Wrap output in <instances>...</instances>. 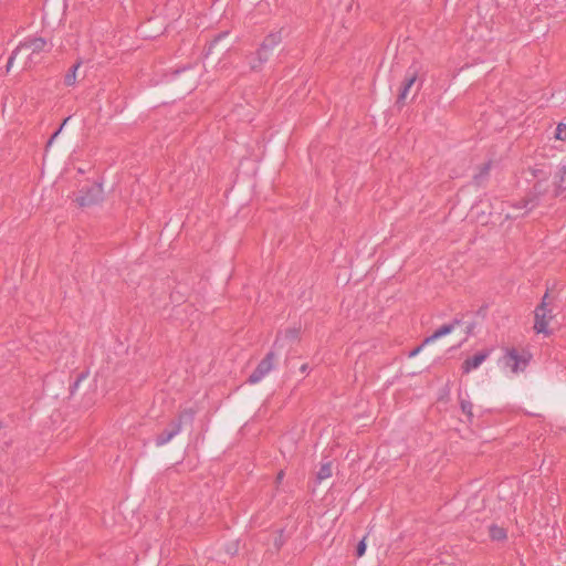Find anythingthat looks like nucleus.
<instances>
[{
  "instance_id": "nucleus-19",
  "label": "nucleus",
  "mask_w": 566,
  "mask_h": 566,
  "mask_svg": "<svg viewBox=\"0 0 566 566\" xmlns=\"http://www.w3.org/2000/svg\"><path fill=\"white\" fill-rule=\"evenodd\" d=\"M40 42L42 43L41 49L43 46H46V43L44 41L38 39V44H36L38 50L40 49Z\"/></svg>"
},
{
  "instance_id": "nucleus-2",
  "label": "nucleus",
  "mask_w": 566,
  "mask_h": 566,
  "mask_svg": "<svg viewBox=\"0 0 566 566\" xmlns=\"http://www.w3.org/2000/svg\"><path fill=\"white\" fill-rule=\"evenodd\" d=\"M546 296L543 300V303L535 310V324L534 328L537 333L547 334L551 332L553 324L555 322V315L553 314V308L546 302Z\"/></svg>"
},
{
  "instance_id": "nucleus-15",
  "label": "nucleus",
  "mask_w": 566,
  "mask_h": 566,
  "mask_svg": "<svg viewBox=\"0 0 566 566\" xmlns=\"http://www.w3.org/2000/svg\"><path fill=\"white\" fill-rule=\"evenodd\" d=\"M450 392H451V386H450V382H448L446 385V387L441 390V392L439 394V400L440 401H449L450 399Z\"/></svg>"
},
{
  "instance_id": "nucleus-9",
  "label": "nucleus",
  "mask_w": 566,
  "mask_h": 566,
  "mask_svg": "<svg viewBox=\"0 0 566 566\" xmlns=\"http://www.w3.org/2000/svg\"><path fill=\"white\" fill-rule=\"evenodd\" d=\"M417 72L413 71V72H410L406 75V78L402 83V87H401V91H400V94L398 96V102L399 103H405L407 101V98L409 97V94H410V91H411V87L413 86V84L416 83L417 81Z\"/></svg>"
},
{
  "instance_id": "nucleus-17",
  "label": "nucleus",
  "mask_w": 566,
  "mask_h": 566,
  "mask_svg": "<svg viewBox=\"0 0 566 566\" xmlns=\"http://www.w3.org/2000/svg\"><path fill=\"white\" fill-rule=\"evenodd\" d=\"M366 548H367V545H366V542H365V538L361 539L357 546V556L358 557H361L365 555L366 553Z\"/></svg>"
},
{
  "instance_id": "nucleus-20",
  "label": "nucleus",
  "mask_w": 566,
  "mask_h": 566,
  "mask_svg": "<svg viewBox=\"0 0 566 566\" xmlns=\"http://www.w3.org/2000/svg\"><path fill=\"white\" fill-rule=\"evenodd\" d=\"M179 428L175 429L172 432L169 433V437L168 439H170L171 437H174L177 432H178Z\"/></svg>"
},
{
  "instance_id": "nucleus-8",
  "label": "nucleus",
  "mask_w": 566,
  "mask_h": 566,
  "mask_svg": "<svg viewBox=\"0 0 566 566\" xmlns=\"http://www.w3.org/2000/svg\"><path fill=\"white\" fill-rule=\"evenodd\" d=\"M457 328L455 327H451V326H443L442 328L438 329L432 336L428 337L424 339L423 344L419 347H417L416 349H413L410 354H409V357H415L417 356L421 350L422 348L428 345V344H431L433 343L436 339L442 337V336H446L448 334H451L455 331Z\"/></svg>"
},
{
  "instance_id": "nucleus-12",
  "label": "nucleus",
  "mask_w": 566,
  "mask_h": 566,
  "mask_svg": "<svg viewBox=\"0 0 566 566\" xmlns=\"http://www.w3.org/2000/svg\"><path fill=\"white\" fill-rule=\"evenodd\" d=\"M333 474V469H332V465L329 463H326V464H323L318 472H317V479L323 481V480H326V479H329Z\"/></svg>"
},
{
  "instance_id": "nucleus-18",
  "label": "nucleus",
  "mask_w": 566,
  "mask_h": 566,
  "mask_svg": "<svg viewBox=\"0 0 566 566\" xmlns=\"http://www.w3.org/2000/svg\"><path fill=\"white\" fill-rule=\"evenodd\" d=\"M532 175L535 177V178H539V177H546L547 176V172H545L542 168H533L532 169Z\"/></svg>"
},
{
  "instance_id": "nucleus-10",
  "label": "nucleus",
  "mask_w": 566,
  "mask_h": 566,
  "mask_svg": "<svg viewBox=\"0 0 566 566\" xmlns=\"http://www.w3.org/2000/svg\"><path fill=\"white\" fill-rule=\"evenodd\" d=\"M459 401H460V408H461V411L468 417V419L471 421L473 419V405L471 401L464 399V398H459Z\"/></svg>"
},
{
  "instance_id": "nucleus-16",
  "label": "nucleus",
  "mask_w": 566,
  "mask_h": 566,
  "mask_svg": "<svg viewBox=\"0 0 566 566\" xmlns=\"http://www.w3.org/2000/svg\"><path fill=\"white\" fill-rule=\"evenodd\" d=\"M29 49H30L29 46H21V48H19V49L14 52V54L9 59V62H8V69H10V67L12 66L13 61H14L18 56L22 55V54L24 53V51H28Z\"/></svg>"
},
{
  "instance_id": "nucleus-5",
  "label": "nucleus",
  "mask_w": 566,
  "mask_h": 566,
  "mask_svg": "<svg viewBox=\"0 0 566 566\" xmlns=\"http://www.w3.org/2000/svg\"><path fill=\"white\" fill-rule=\"evenodd\" d=\"M275 356L273 353L268 354L264 359L261 360L256 369L250 376L251 382L260 381L265 375H268L274 367Z\"/></svg>"
},
{
  "instance_id": "nucleus-13",
  "label": "nucleus",
  "mask_w": 566,
  "mask_h": 566,
  "mask_svg": "<svg viewBox=\"0 0 566 566\" xmlns=\"http://www.w3.org/2000/svg\"><path fill=\"white\" fill-rule=\"evenodd\" d=\"M490 536L493 539L501 541V539H504L506 537V532H505V530L503 527L493 525V526L490 527Z\"/></svg>"
},
{
  "instance_id": "nucleus-4",
  "label": "nucleus",
  "mask_w": 566,
  "mask_h": 566,
  "mask_svg": "<svg viewBox=\"0 0 566 566\" xmlns=\"http://www.w3.org/2000/svg\"><path fill=\"white\" fill-rule=\"evenodd\" d=\"M103 198V188L98 184H93L86 189H83L78 196H76L75 201L82 206H91L97 203Z\"/></svg>"
},
{
  "instance_id": "nucleus-6",
  "label": "nucleus",
  "mask_w": 566,
  "mask_h": 566,
  "mask_svg": "<svg viewBox=\"0 0 566 566\" xmlns=\"http://www.w3.org/2000/svg\"><path fill=\"white\" fill-rule=\"evenodd\" d=\"M490 353L491 352L489 349H484L474 354L471 357H468L462 364L463 374L468 375L472 370L478 369L490 356Z\"/></svg>"
},
{
  "instance_id": "nucleus-11",
  "label": "nucleus",
  "mask_w": 566,
  "mask_h": 566,
  "mask_svg": "<svg viewBox=\"0 0 566 566\" xmlns=\"http://www.w3.org/2000/svg\"><path fill=\"white\" fill-rule=\"evenodd\" d=\"M298 337V329L296 328H289L284 332V334H281L276 338V344L287 339V340H295Z\"/></svg>"
},
{
  "instance_id": "nucleus-21",
  "label": "nucleus",
  "mask_w": 566,
  "mask_h": 566,
  "mask_svg": "<svg viewBox=\"0 0 566 566\" xmlns=\"http://www.w3.org/2000/svg\"><path fill=\"white\" fill-rule=\"evenodd\" d=\"M56 135H57V133H55V134L52 136V138L49 140V145H51V144H52V142H53V139L56 137Z\"/></svg>"
},
{
  "instance_id": "nucleus-7",
  "label": "nucleus",
  "mask_w": 566,
  "mask_h": 566,
  "mask_svg": "<svg viewBox=\"0 0 566 566\" xmlns=\"http://www.w3.org/2000/svg\"><path fill=\"white\" fill-rule=\"evenodd\" d=\"M554 195L566 199V166H560L554 175Z\"/></svg>"
},
{
  "instance_id": "nucleus-1",
  "label": "nucleus",
  "mask_w": 566,
  "mask_h": 566,
  "mask_svg": "<svg viewBox=\"0 0 566 566\" xmlns=\"http://www.w3.org/2000/svg\"><path fill=\"white\" fill-rule=\"evenodd\" d=\"M282 38L280 32L270 33L262 42L260 49L256 51L255 56L251 59L250 66L252 70H258L261 65L266 62L280 42Z\"/></svg>"
},
{
  "instance_id": "nucleus-14",
  "label": "nucleus",
  "mask_w": 566,
  "mask_h": 566,
  "mask_svg": "<svg viewBox=\"0 0 566 566\" xmlns=\"http://www.w3.org/2000/svg\"><path fill=\"white\" fill-rule=\"evenodd\" d=\"M554 138L556 140L566 142V124L559 123L555 129Z\"/></svg>"
},
{
  "instance_id": "nucleus-3",
  "label": "nucleus",
  "mask_w": 566,
  "mask_h": 566,
  "mask_svg": "<svg viewBox=\"0 0 566 566\" xmlns=\"http://www.w3.org/2000/svg\"><path fill=\"white\" fill-rule=\"evenodd\" d=\"M527 359L515 350H506L499 360L500 368L505 374H516L525 369Z\"/></svg>"
}]
</instances>
